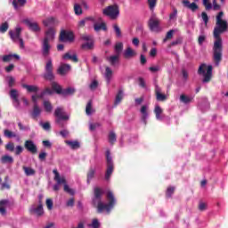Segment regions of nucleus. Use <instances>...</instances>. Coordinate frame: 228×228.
Listing matches in <instances>:
<instances>
[{
	"instance_id": "28",
	"label": "nucleus",
	"mask_w": 228,
	"mask_h": 228,
	"mask_svg": "<svg viewBox=\"0 0 228 228\" xmlns=\"http://www.w3.org/2000/svg\"><path fill=\"white\" fill-rule=\"evenodd\" d=\"M94 31H96V33H99V31H101V29H102V31H108V27L106 26L105 22H102L100 24L94 23Z\"/></svg>"
},
{
	"instance_id": "2",
	"label": "nucleus",
	"mask_w": 228,
	"mask_h": 228,
	"mask_svg": "<svg viewBox=\"0 0 228 228\" xmlns=\"http://www.w3.org/2000/svg\"><path fill=\"white\" fill-rule=\"evenodd\" d=\"M94 198H93V205L96 207L97 213H102V211H106L108 215L111 213V209L115 208V204H117V200L115 199V195L111 191L107 192V200L108 203H102V195H104V191H102L100 187H95L94 189Z\"/></svg>"
},
{
	"instance_id": "39",
	"label": "nucleus",
	"mask_w": 228,
	"mask_h": 228,
	"mask_svg": "<svg viewBox=\"0 0 228 228\" xmlns=\"http://www.w3.org/2000/svg\"><path fill=\"white\" fill-rule=\"evenodd\" d=\"M95 177V169L94 167H90L88 172H87V183L90 184V182L92 179Z\"/></svg>"
},
{
	"instance_id": "27",
	"label": "nucleus",
	"mask_w": 228,
	"mask_h": 228,
	"mask_svg": "<svg viewBox=\"0 0 228 228\" xmlns=\"http://www.w3.org/2000/svg\"><path fill=\"white\" fill-rule=\"evenodd\" d=\"M63 60H70L71 61H74L75 63H77V61H79V59H77V54L73 53L72 55L70 54V53H66L63 56H62Z\"/></svg>"
},
{
	"instance_id": "35",
	"label": "nucleus",
	"mask_w": 228,
	"mask_h": 228,
	"mask_svg": "<svg viewBox=\"0 0 228 228\" xmlns=\"http://www.w3.org/2000/svg\"><path fill=\"white\" fill-rule=\"evenodd\" d=\"M43 106L45 108V111L46 113H52L53 112V104L49 101H45L43 102Z\"/></svg>"
},
{
	"instance_id": "1",
	"label": "nucleus",
	"mask_w": 228,
	"mask_h": 228,
	"mask_svg": "<svg viewBox=\"0 0 228 228\" xmlns=\"http://www.w3.org/2000/svg\"><path fill=\"white\" fill-rule=\"evenodd\" d=\"M223 18L224 12L221 11L216 16V27L214 28L213 32L214 38H216V40L214 41L212 51L213 61L216 67H218V65H220L223 58L224 44L222 42V37H220V35H222V33H225V31H227L228 29L227 20H223Z\"/></svg>"
},
{
	"instance_id": "18",
	"label": "nucleus",
	"mask_w": 228,
	"mask_h": 228,
	"mask_svg": "<svg viewBox=\"0 0 228 228\" xmlns=\"http://www.w3.org/2000/svg\"><path fill=\"white\" fill-rule=\"evenodd\" d=\"M155 95L157 101H159L161 102L167 101V94H161V88L158 86L155 87Z\"/></svg>"
},
{
	"instance_id": "26",
	"label": "nucleus",
	"mask_w": 228,
	"mask_h": 228,
	"mask_svg": "<svg viewBox=\"0 0 228 228\" xmlns=\"http://www.w3.org/2000/svg\"><path fill=\"white\" fill-rule=\"evenodd\" d=\"M141 113H142V120L143 124L147 125V118L149 117V112H147V105H142L141 108Z\"/></svg>"
},
{
	"instance_id": "63",
	"label": "nucleus",
	"mask_w": 228,
	"mask_h": 228,
	"mask_svg": "<svg viewBox=\"0 0 228 228\" xmlns=\"http://www.w3.org/2000/svg\"><path fill=\"white\" fill-rule=\"evenodd\" d=\"M204 42H206V36L205 35L199 36V37H198L199 45H202V44H204Z\"/></svg>"
},
{
	"instance_id": "5",
	"label": "nucleus",
	"mask_w": 228,
	"mask_h": 228,
	"mask_svg": "<svg viewBox=\"0 0 228 228\" xmlns=\"http://www.w3.org/2000/svg\"><path fill=\"white\" fill-rule=\"evenodd\" d=\"M106 163H107V169L105 173V179L106 181H110V177L113 174V170H115V165L113 164V159L111 158V152L110 150L106 151Z\"/></svg>"
},
{
	"instance_id": "47",
	"label": "nucleus",
	"mask_w": 228,
	"mask_h": 228,
	"mask_svg": "<svg viewBox=\"0 0 228 228\" xmlns=\"http://www.w3.org/2000/svg\"><path fill=\"white\" fill-rule=\"evenodd\" d=\"M86 20H92L93 22H95V20H94V18L88 17V18H86V19L80 20V21L78 22V27H79V28H85V26H86Z\"/></svg>"
},
{
	"instance_id": "42",
	"label": "nucleus",
	"mask_w": 228,
	"mask_h": 228,
	"mask_svg": "<svg viewBox=\"0 0 228 228\" xmlns=\"http://www.w3.org/2000/svg\"><path fill=\"white\" fill-rule=\"evenodd\" d=\"M23 171L25 172V175L29 176V175H35V174H37V171H35V169L31 168V167H28L26 166L22 167Z\"/></svg>"
},
{
	"instance_id": "43",
	"label": "nucleus",
	"mask_w": 228,
	"mask_h": 228,
	"mask_svg": "<svg viewBox=\"0 0 228 228\" xmlns=\"http://www.w3.org/2000/svg\"><path fill=\"white\" fill-rule=\"evenodd\" d=\"M4 134L5 138H17L19 136L17 134H15L12 131H10L8 129H5L4 131Z\"/></svg>"
},
{
	"instance_id": "19",
	"label": "nucleus",
	"mask_w": 228,
	"mask_h": 228,
	"mask_svg": "<svg viewBox=\"0 0 228 228\" xmlns=\"http://www.w3.org/2000/svg\"><path fill=\"white\" fill-rule=\"evenodd\" d=\"M54 35H56V31L54 28H50L45 32V37L43 40H46V42H53V40H54Z\"/></svg>"
},
{
	"instance_id": "15",
	"label": "nucleus",
	"mask_w": 228,
	"mask_h": 228,
	"mask_svg": "<svg viewBox=\"0 0 228 228\" xmlns=\"http://www.w3.org/2000/svg\"><path fill=\"white\" fill-rule=\"evenodd\" d=\"M23 22L26 24V26H28L30 31H33L34 33H38V31H40V27L37 21L27 19L24 20Z\"/></svg>"
},
{
	"instance_id": "41",
	"label": "nucleus",
	"mask_w": 228,
	"mask_h": 228,
	"mask_svg": "<svg viewBox=\"0 0 228 228\" xmlns=\"http://www.w3.org/2000/svg\"><path fill=\"white\" fill-rule=\"evenodd\" d=\"M74 94H76V89L72 87H68L62 91L63 97H67V95H74Z\"/></svg>"
},
{
	"instance_id": "31",
	"label": "nucleus",
	"mask_w": 228,
	"mask_h": 228,
	"mask_svg": "<svg viewBox=\"0 0 228 228\" xmlns=\"http://www.w3.org/2000/svg\"><path fill=\"white\" fill-rule=\"evenodd\" d=\"M111 76H113V70L110 67L105 68V79L107 82V85H110L111 81Z\"/></svg>"
},
{
	"instance_id": "59",
	"label": "nucleus",
	"mask_w": 228,
	"mask_h": 228,
	"mask_svg": "<svg viewBox=\"0 0 228 228\" xmlns=\"http://www.w3.org/2000/svg\"><path fill=\"white\" fill-rule=\"evenodd\" d=\"M89 227L99 228L101 227V224L99 223L98 219L94 218L93 219L92 224H89Z\"/></svg>"
},
{
	"instance_id": "23",
	"label": "nucleus",
	"mask_w": 228,
	"mask_h": 228,
	"mask_svg": "<svg viewBox=\"0 0 228 228\" xmlns=\"http://www.w3.org/2000/svg\"><path fill=\"white\" fill-rule=\"evenodd\" d=\"M69 70H70V65L62 64L59 67V69H57V72L58 74H60V76H65V74H67Z\"/></svg>"
},
{
	"instance_id": "24",
	"label": "nucleus",
	"mask_w": 228,
	"mask_h": 228,
	"mask_svg": "<svg viewBox=\"0 0 228 228\" xmlns=\"http://www.w3.org/2000/svg\"><path fill=\"white\" fill-rule=\"evenodd\" d=\"M52 90H53V92L58 95H63V88L56 82L52 83Z\"/></svg>"
},
{
	"instance_id": "40",
	"label": "nucleus",
	"mask_w": 228,
	"mask_h": 228,
	"mask_svg": "<svg viewBox=\"0 0 228 228\" xmlns=\"http://www.w3.org/2000/svg\"><path fill=\"white\" fill-rule=\"evenodd\" d=\"M123 50H124V44L122 42L117 43L116 45H115L116 54L120 56Z\"/></svg>"
},
{
	"instance_id": "52",
	"label": "nucleus",
	"mask_w": 228,
	"mask_h": 228,
	"mask_svg": "<svg viewBox=\"0 0 228 228\" xmlns=\"http://www.w3.org/2000/svg\"><path fill=\"white\" fill-rule=\"evenodd\" d=\"M175 191V187H168L166 192V196L167 197V199H170V197L174 195Z\"/></svg>"
},
{
	"instance_id": "48",
	"label": "nucleus",
	"mask_w": 228,
	"mask_h": 228,
	"mask_svg": "<svg viewBox=\"0 0 228 228\" xmlns=\"http://www.w3.org/2000/svg\"><path fill=\"white\" fill-rule=\"evenodd\" d=\"M148 4L151 12H154V8L158 4V0H148Z\"/></svg>"
},
{
	"instance_id": "33",
	"label": "nucleus",
	"mask_w": 228,
	"mask_h": 228,
	"mask_svg": "<svg viewBox=\"0 0 228 228\" xmlns=\"http://www.w3.org/2000/svg\"><path fill=\"white\" fill-rule=\"evenodd\" d=\"M66 145H69V147H70V149H72L73 151H76V149H79L80 145H79V142L77 141H65Z\"/></svg>"
},
{
	"instance_id": "17",
	"label": "nucleus",
	"mask_w": 228,
	"mask_h": 228,
	"mask_svg": "<svg viewBox=\"0 0 228 228\" xmlns=\"http://www.w3.org/2000/svg\"><path fill=\"white\" fill-rule=\"evenodd\" d=\"M182 4L185 7L188 8L189 10H191L192 12H197L199 9V5L195 3H190L188 0H183Z\"/></svg>"
},
{
	"instance_id": "62",
	"label": "nucleus",
	"mask_w": 228,
	"mask_h": 228,
	"mask_svg": "<svg viewBox=\"0 0 228 228\" xmlns=\"http://www.w3.org/2000/svg\"><path fill=\"white\" fill-rule=\"evenodd\" d=\"M201 19L205 22V24H208V22H209V17L208 16V13L206 12H201Z\"/></svg>"
},
{
	"instance_id": "60",
	"label": "nucleus",
	"mask_w": 228,
	"mask_h": 228,
	"mask_svg": "<svg viewBox=\"0 0 228 228\" xmlns=\"http://www.w3.org/2000/svg\"><path fill=\"white\" fill-rule=\"evenodd\" d=\"M174 37V30H169L167 35L166 37L164 38L163 42H167V40H171V38H173Z\"/></svg>"
},
{
	"instance_id": "54",
	"label": "nucleus",
	"mask_w": 228,
	"mask_h": 228,
	"mask_svg": "<svg viewBox=\"0 0 228 228\" xmlns=\"http://www.w3.org/2000/svg\"><path fill=\"white\" fill-rule=\"evenodd\" d=\"M8 22H4L0 26V33H6L8 31Z\"/></svg>"
},
{
	"instance_id": "53",
	"label": "nucleus",
	"mask_w": 228,
	"mask_h": 228,
	"mask_svg": "<svg viewBox=\"0 0 228 228\" xmlns=\"http://www.w3.org/2000/svg\"><path fill=\"white\" fill-rule=\"evenodd\" d=\"M82 49H94V41L85 43L81 45Z\"/></svg>"
},
{
	"instance_id": "45",
	"label": "nucleus",
	"mask_w": 228,
	"mask_h": 228,
	"mask_svg": "<svg viewBox=\"0 0 228 228\" xmlns=\"http://www.w3.org/2000/svg\"><path fill=\"white\" fill-rule=\"evenodd\" d=\"M180 101L183 103V104H190V102H191V101H193L192 98H190V96H186V94H182L180 96Z\"/></svg>"
},
{
	"instance_id": "36",
	"label": "nucleus",
	"mask_w": 228,
	"mask_h": 228,
	"mask_svg": "<svg viewBox=\"0 0 228 228\" xmlns=\"http://www.w3.org/2000/svg\"><path fill=\"white\" fill-rule=\"evenodd\" d=\"M108 138H109V143H110V145H115V142H117V134L111 131L109 133Z\"/></svg>"
},
{
	"instance_id": "20",
	"label": "nucleus",
	"mask_w": 228,
	"mask_h": 228,
	"mask_svg": "<svg viewBox=\"0 0 228 228\" xmlns=\"http://www.w3.org/2000/svg\"><path fill=\"white\" fill-rule=\"evenodd\" d=\"M9 95L11 99L16 102L17 106L20 104V102L19 101V91L17 89H11Z\"/></svg>"
},
{
	"instance_id": "9",
	"label": "nucleus",
	"mask_w": 228,
	"mask_h": 228,
	"mask_svg": "<svg viewBox=\"0 0 228 228\" xmlns=\"http://www.w3.org/2000/svg\"><path fill=\"white\" fill-rule=\"evenodd\" d=\"M45 70V73L43 75L44 79H45L46 81H53L54 73H53V60L49 59L46 61Z\"/></svg>"
},
{
	"instance_id": "4",
	"label": "nucleus",
	"mask_w": 228,
	"mask_h": 228,
	"mask_svg": "<svg viewBox=\"0 0 228 228\" xmlns=\"http://www.w3.org/2000/svg\"><path fill=\"white\" fill-rule=\"evenodd\" d=\"M103 15L110 17L111 20H117V19H118V16L120 15V7L117 4L109 5L105 9H103Z\"/></svg>"
},
{
	"instance_id": "56",
	"label": "nucleus",
	"mask_w": 228,
	"mask_h": 228,
	"mask_svg": "<svg viewBox=\"0 0 228 228\" xmlns=\"http://www.w3.org/2000/svg\"><path fill=\"white\" fill-rule=\"evenodd\" d=\"M39 126H41L45 131H51V123L49 122L40 123Z\"/></svg>"
},
{
	"instance_id": "30",
	"label": "nucleus",
	"mask_w": 228,
	"mask_h": 228,
	"mask_svg": "<svg viewBox=\"0 0 228 228\" xmlns=\"http://www.w3.org/2000/svg\"><path fill=\"white\" fill-rule=\"evenodd\" d=\"M133 56H136V52H134V50H133L131 46H128L124 53V57L127 59V58H133Z\"/></svg>"
},
{
	"instance_id": "25",
	"label": "nucleus",
	"mask_w": 228,
	"mask_h": 228,
	"mask_svg": "<svg viewBox=\"0 0 228 228\" xmlns=\"http://www.w3.org/2000/svg\"><path fill=\"white\" fill-rule=\"evenodd\" d=\"M22 88H25V90H27V92H28L29 94H37V92L40 90L37 86H29L27 84H23Z\"/></svg>"
},
{
	"instance_id": "37",
	"label": "nucleus",
	"mask_w": 228,
	"mask_h": 228,
	"mask_svg": "<svg viewBox=\"0 0 228 228\" xmlns=\"http://www.w3.org/2000/svg\"><path fill=\"white\" fill-rule=\"evenodd\" d=\"M154 113L157 120H161V113H163V109H161L159 105L155 106Z\"/></svg>"
},
{
	"instance_id": "44",
	"label": "nucleus",
	"mask_w": 228,
	"mask_h": 228,
	"mask_svg": "<svg viewBox=\"0 0 228 228\" xmlns=\"http://www.w3.org/2000/svg\"><path fill=\"white\" fill-rule=\"evenodd\" d=\"M26 0H13L12 1V6H14L15 10L19 8V6H24L26 4Z\"/></svg>"
},
{
	"instance_id": "50",
	"label": "nucleus",
	"mask_w": 228,
	"mask_h": 228,
	"mask_svg": "<svg viewBox=\"0 0 228 228\" xmlns=\"http://www.w3.org/2000/svg\"><path fill=\"white\" fill-rule=\"evenodd\" d=\"M44 26H53L54 24V18H47L46 20H43Z\"/></svg>"
},
{
	"instance_id": "61",
	"label": "nucleus",
	"mask_w": 228,
	"mask_h": 228,
	"mask_svg": "<svg viewBox=\"0 0 228 228\" xmlns=\"http://www.w3.org/2000/svg\"><path fill=\"white\" fill-rule=\"evenodd\" d=\"M24 151V148L20 145L16 146L15 148V156H20Z\"/></svg>"
},
{
	"instance_id": "29",
	"label": "nucleus",
	"mask_w": 228,
	"mask_h": 228,
	"mask_svg": "<svg viewBox=\"0 0 228 228\" xmlns=\"http://www.w3.org/2000/svg\"><path fill=\"white\" fill-rule=\"evenodd\" d=\"M107 60L109 61V63H110V65L112 67H115V65H117V63H118V61H120V55H112L110 57H108Z\"/></svg>"
},
{
	"instance_id": "57",
	"label": "nucleus",
	"mask_w": 228,
	"mask_h": 228,
	"mask_svg": "<svg viewBox=\"0 0 228 228\" xmlns=\"http://www.w3.org/2000/svg\"><path fill=\"white\" fill-rule=\"evenodd\" d=\"M6 151H9L10 152H13L15 151V144L13 142H8L5 145Z\"/></svg>"
},
{
	"instance_id": "16",
	"label": "nucleus",
	"mask_w": 228,
	"mask_h": 228,
	"mask_svg": "<svg viewBox=\"0 0 228 228\" xmlns=\"http://www.w3.org/2000/svg\"><path fill=\"white\" fill-rule=\"evenodd\" d=\"M50 41L43 40L42 43V54L44 58H47L49 54H51V45L49 44Z\"/></svg>"
},
{
	"instance_id": "22",
	"label": "nucleus",
	"mask_w": 228,
	"mask_h": 228,
	"mask_svg": "<svg viewBox=\"0 0 228 228\" xmlns=\"http://www.w3.org/2000/svg\"><path fill=\"white\" fill-rule=\"evenodd\" d=\"M42 113V110L40 107H38V104H34L33 110L31 112V118L34 119L38 118L40 117V114Z\"/></svg>"
},
{
	"instance_id": "7",
	"label": "nucleus",
	"mask_w": 228,
	"mask_h": 228,
	"mask_svg": "<svg viewBox=\"0 0 228 228\" xmlns=\"http://www.w3.org/2000/svg\"><path fill=\"white\" fill-rule=\"evenodd\" d=\"M198 74H203V83H209V81H211V77L213 76V66H208L206 72V64H201L198 69Z\"/></svg>"
},
{
	"instance_id": "21",
	"label": "nucleus",
	"mask_w": 228,
	"mask_h": 228,
	"mask_svg": "<svg viewBox=\"0 0 228 228\" xmlns=\"http://www.w3.org/2000/svg\"><path fill=\"white\" fill-rule=\"evenodd\" d=\"M9 202L10 201L8 200H0V215H2V216H6V207Z\"/></svg>"
},
{
	"instance_id": "8",
	"label": "nucleus",
	"mask_w": 228,
	"mask_h": 228,
	"mask_svg": "<svg viewBox=\"0 0 228 228\" xmlns=\"http://www.w3.org/2000/svg\"><path fill=\"white\" fill-rule=\"evenodd\" d=\"M53 173L54 174V181H56L58 184H64V191H66L67 193H74V191L69 188V185L67 184V179H65V176H60L58 169H53Z\"/></svg>"
},
{
	"instance_id": "55",
	"label": "nucleus",
	"mask_w": 228,
	"mask_h": 228,
	"mask_svg": "<svg viewBox=\"0 0 228 228\" xmlns=\"http://www.w3.org/2000/svg\"><path fill=\"white\" fill-rule=\"evenodd\" d=\"M74 12H75L76 15H81V13H83V9H81V5L76 4L74 5Z\"/></svg>"
},
{
	"instance_id": "3",
	"label": "nucleus",
	"mask_w": 228,
	"mask_h": 228,
	"mask_svg": "<svg viewBox=\"0 0 228 228\" xmlns=\"http://www.w3.org/2000/svg\"><path fill=\"white\" fill-rule=\"evenodd\" d=\"M53 115L56 118L55 123L57 124V126H59V127H65V126H67L65 122L70 119V116L67 114L63 107H57L54 110Z\"/></svg>"
},
{
	"instance_id": "12",
	"label": "nucleus",
	"mask_w": 228,
	"mask_h": 228,
	"mask_svg": "<svg viewBox=\"0 0 228 228\" xmlns=\"http://www.w3.org/2000/svg\"><path fill=\"white\" fill-rule=\"evenodd\" d=\"M74 32L69 30H61L59 36L60 42H73Z\"/></svg>"
},
{
	"instance_id": "38",
	"label": "nucleus",
	"mask_w": 228,
	"mask_h": 228,
	"mask_svg": "<svg viewBox=\"0 0 228 228\" xmlns=\"http://www.w3.org/2000/svg\"><path fill=\"white\" fill-rule=\"evenodd\" d=\"M12 58H15V60H20V57L17 54H8V55H4L3 61L4 62L12 61Z\"/></svg>"
},
{
	"instance_id": "11",
	"label": "nucleus",
	"mask_w": 228,
	"mask_h": 228,
	"mask_svg": "<svg viewBox=\"0 0 228 228\" xmlns=\"http://www.w3.org/2000/svg\"><path fill=\"white\" fill-rule=\"evenodd\" d=\"M159 19H158L156 15L153 14L148 21V26L153 33H159V31H161V28H159Z\"/></svg>"
},
{
	"instance_id": "64",
	"label": "nucleus",
	"mask_w": 228,
	"mask_h": 228,
	"mask_svg": "<svg viewBox=\"0 0 228 228\" xmlns=\"http://www.w3.org/2000/svg\"><path fill=\"white\" fill-rule=\"evenodd\" d=\"M53 200L47 199L46 200V208H47V209H49V211H51V209H53Z\"/></svg>"
},
{
	"instance_id": "51",
	"label": "nucleus",
	"mask_w": 228,
	"mask_h": 228,
	"mask_svg": "<svg viewBox=\"0 0 228 228\" xmlns=\"http://www.w3.org/2000/svg\"><path fill=\"white\" fill-rule=\"evenodd\" d=\"M7 81L9 88H13V86H15V78L13 77H7Z\"/></svg>"
},
{
	"instance_id": "32",
	"label": "nucleus",
	"mask_w": 228,
	"mask_h": 228,
	"mask_svg": "<svg viewBox=\"0 0 228 228\" xmlns=\"http://www.w3.org/2000/svg\"><path fill=\"white\" fill-rule=\"evenodd\" d=\"M1 163H3V165H6V163L12 165V163H13V157L9 155H4L1 158Z\"/></svg>"
},
{
	"instance_id": "49",
	"label": "nucleus",
	"mask_w": 228,
	"mask_h": 228,
	"mask_svg": "<svg viewBox=\"0 0 228 228\" xmlns=\"http://www.w3.org/2000/svg\"><path fill=\"white\" fill-rule=\"evenodd\" d=\"M45 95H53V90H51L49 87H46L44 91L41 92L39 97L44 98Z\"/></svg>"
},
{
	"instance_id": "14",
	"label": "nucleus",
	"mask_w": 228,
	"mask_h": 228,
	"mask_svg": "<svg viewBox=\"0 0 228 228\" xmlns=\"http://www.w3.org/2000/svg\"><path fill=\"white\" fill-rule=\"evenodd\" d=\"M24 147L28 152H30V154H37L38 152L37 144H35V142L31 140L25 141Z\"/></svg>"
},
{
	"instance_id": "6",
	"label": "nucleus",
	"mask_w": 228,
	"mask_h": 228,
	"mask_svg": "<svg viewBox=\"0 0 228 228\" xmlns=\"http://www.w3.org/2000/svg\"><path fill=\"white\" fill-rule=\"evenodd\" d=\"M20 33H22V28L20 27H17L15 28V31H13V30L9 31V37L12 40V42H14L15 44H17V42H19L20 49H24V47H25L24 46V39H22L20 37Z\"/></svg>"
},
{
	"instance_id": "34",
	"label": "nucleus",
	"mask_w": 228,
	"mask_h": 228,
	"mask_svg": "<svg viewBox=\"0 0 228 228\" xmlns=\"http://www.w3.org/2000/svg\"><path fill=\"white\" fill-rule=\"evenodd\" d=\"M122 99H124V90L119 89L115 99V104H120L122 102Z\"/></svg>"
},
{
	"instance_id": "13",
	"label": "nucleus",
	"mask_w": 228,
	"mask_h": 228,
	"mask_svg": "<svg viewBox=\"0 0 228 228\" xmlns=\"http://www.w3.org/2000/svg\"><path fill=\"white\" fill-rule=\"evenodd\" d=\"M30 215H36V216H42L44 215V205L42 204V200H39V204L32 205L29 208Z\"/></svg>"
},
{
	"instance_id": "46",
	"label": "nucleus",
	"mask_w": 228,
	"mask_h": 228,
	"mask_svg": "<svg viewBox=\"0 0 228 228\" xmlns=\"http://www.w3.org/2000/svg\"><path fill=\"white\" fill-rule=\"evenodd\" d=\"M113 29L115 31L116 37H118V38L122 37V30L120 29V27H118V24L113 25Z\"/></svg>"
},
{
	"instance_id": "58",
	"label": "nucleus",
	"mask_w": 228,
	"mask_h": 228,
	"mask_svg": "<svg viewBox=\"0 0 228 228\" xmlns=\"http://www.w3.org/2000/svg\"><path fill=\"white\" fill-rule=\"evenodd\" d=\"M86 115H92V101H89L86 107Z\"/></svg>"
},
{
	"instance_id": "10",
	"label": "nucleus",
	"mask_w": 228,
	"mask_h": 228,
	"mask_svg": "<svg viewBox=\"0 0 228 228\" xmlns=\"http://www.w3.org/2000/svg\"><path fill=\"white\" fill-rule=\"evenodd\" d=\"M202 4L207 12H209L210 10L220 12V10H222V5L219 4L216 0H212V4L209 0H202Z\"/></svg>"
}]
</instances>
